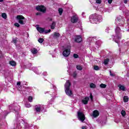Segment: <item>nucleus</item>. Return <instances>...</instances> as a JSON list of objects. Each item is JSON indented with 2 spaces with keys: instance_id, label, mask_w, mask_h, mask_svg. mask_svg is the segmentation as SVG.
<instances>
[{
  "instance_id": "nucleus-19",
  "label": "nucleus",
  "mask_w": 129,
  "mask_h": 129,
  "mask_svg": "<svg viewBox=\"0 0 129 129\" xmlns=\"http://www.w3.org/2000/svg\"><path fill=\"white\" fill-rule=\"evenodd\" d=\"M108 62H109V58H105L104 59V64L105 65H107V64H108Z\"/></svg>"
},
{
  "instance_id": "nucleus-46",
  "label": "nucleus",
  "mask_w": 129,
  "mask_h": 129,
  "mask_svg": "<svg viewBox=\"0 0 129 129\" xmlns=\"http://www.w3.org/2000/svg\"><path fill=\"white\" fill-rule=\"evenodd\" d=\"M17 85H18V86H20V85H21V82H17Z\"/></svg>"
},
{
  "instance_id": "nucleus-3",
  "label": "nucleus",
  "mask_w": 129,
  "mask_h": 129,
  "mask_svg": "<svg viewBox=\"0 0 129 129\" xmlns=\"http://www.w3.org/2000/svg\"><path fill=\"white\" fill-rule=\"evenodd\" d=\"M70 86H71V83L69 80H67L65 85H64V88H65V92L67 95L68 96H71L73 95V93H72V90L70 89Z\"/></svg>"
},
{
  "instance_id": "nucleus-48",
  "label": "nucleus",
  "mask_w": 129,
  "mask_h": 129,
  "mask_svg": "<svg viewBox=\"0 0 129 129\" xmlns=\"http://www.w3.org/2000/svg\"><path fill=\"white\" fill-rule=\"evenodd\" d=\"M21 68L25 69L26 68V66H24V65L21 66Z\"/></svg>"
},
{
  "instance_id": "nucleus-13",
  "label": "nucleus",
  "mask_w": 129,
  "mask_h": 129,
  "mask_svg": "<svg viewBox=\"0 0 129 129\" xmlns=\"http://www.w3.org/2000/svg\"><path fill=\"white\" fill-rule=\"evenodd\" d=\"M89 100V97H86L84 98V99L82 100V103L84 104H87L88 103V101Z\"/></svg>"
},
{
  "instance_id": "nucleus-17",
  "label": "nucleus",
  "mask_w": 129,
  "mask_h": 129,
  "mask_svg": "<svg viewBox=\"0 0 129 129\" xmlns=\"http://www.w3.org/2000/svg\"><path fill=\"white\" fill-rule=\"evenodd\" d=\"M60 37V33L54 32L53 34V38H55V39H57V38H59Z\"/></svg>"
},
{
  "instance_id": "nucleus-23",
  "label": "nucleus",
  "mask_w": 129,
  "mask_h": 129,
  "mask_svg": "<svg viewBox=\"0 0 129 129\" xmlns=\"http://www.w3.org/2000/svg\"><path fill=\"white\" fill-rule=\"evenodd\" d=\"M90 87L91 88H95L96 87V86L94 83H91L90 84Z\"/></svg>"
},
{
  "instance_id": "nucleus-35",
  "label": "nucleus",
  "mask_w": 129,
  "mask_h": 129,
  "mask_svg": "<svg viewBox=\"0 0 129 129\" xmlns=\"http://www.w3.org/2000/svg\"><path fill=\"white\" fill-rule=\"evenodd\" d=\"M74 57L76 59L77 58H78V57H79V56L78 55V54H76V53H74Z\"/></svg>"
},
{
  "instance_id": "nucleus-58",
  "label": "nucleus",
  "mask_w": 129,
  "mask_h": 129,
  "mask_svg": "<svg viewBox=\"0 0 129 129\" xmlns=\"http://www.w3.org/2000/svg\"><path fill=\"white\" fill-rule=\"evenodd\" d=\"M82 15H84V13H82Z\"/></svg>"
},
{
  "instance_id": "nucleus-21",
  "label": "nucleus",
  "mask_w": 129,
  "mask_h": 129,
  "mask_svg": "<svg viewBox=\"0 0 129 129\" xmlns=\"http://www.w3.org/2000/svg\"><path fill=\"white\" fill-rule=\"evenodd\" d=\"M9 64L10 65H17V63L16 62V61H14V60H11L9 62Z\"/></svg>"
},
{
  "instance_id": "nucleus-57",
  "label": "nucleus",
  "mask_w": 129,
  "mask_h": 129,
  "mask_svg": "<svg viewBox=\"0 0 129 129\" xmlns=\"http://www.w3.org/2000/svg\"><path fill=\"white\" fill-rule=\"evenodd\" d=\"M12 66H14V67H16V65H12Z\"/></svg>"
},
{
  "instance_id": "nucleus-41",
  "label": "nucleus",
  "mask_w": 129,
  "mask_h": 129,
  "mask_svg": "<svg viewBox=\"0 0 129 129\" xmlns=\"http://www.w3.org/2000/svg\"><path fill=\"white\" fill-rule=\"evenodd\" d=\"M99 123H101V124H102V125H103V124H105V122L103 123V122L102 121H98Z\"/></svg>"
},
{
  "instance_id": "nucleus-27",
  "label": "nucleus",
  "mask_w": 129,
  "mask_h": 129,
  "mask_svg": "<svg viewBox=\"0 0 129 129\" xmlns=\"http://www.w3.org/2000/svg\"><path fill=\"white\" fill-rule=\"evenodd\" d=\"M58 12L59 13V15H62V13H63V9L62 8H59L58 9Z\"/></svg>"
},
{
  "instance_id": "nucleus-1",
  "label": "nucleus",
  "mask_w": 129,
  "mask_h": 129,
  "mask_svg": "<svg viewBox=\"0 0 129 129\" xmlns=\"http://www.w3.org/2000/svg\"><path fill=\"white\" fill-rule=\"evenodd\" d=\"M120 28L117 26L115 29V36L112 35V38L113 39V41H114L115 43L118 44V46H119V40L121 39V35L120 34Z\"/></svg>"
},
{
  "instance_id": "nucleus-53",
  "label": "nucleus",
  "mask_w": 129,
  "mask_h": 129,
  "mask_svg": "<svg viewBox=\"0 0 129 129\" xmlns=\"http://www.w3.org/2000/svg\"><path fill=\"white\" fill-rule=\"evenodd\" d=\"M109 72H110V75H111V74H112V73H111V70H110V71H109Z\"/></svg>"
},
{
  "instance_id": "nucleus-15",
  "label": "nucleus",
  "mask_w": 129,
  "mask_h": 129,
  "mask_svg": "<svg viewBox=\"0 0 129 129\" xmlns=\"http://www.w3.org/2000/svg\"><path fill=\"white\" fill-rule=\"evenodd\" d=\"M30 51L33 55H35V54H37V53H38V50L36 48H31L30 49Z\"/></svg>"
},
{
  "instance_id": "nucleus-5",
  "label": "nucleus",
  "mask_w": 129,
  "mask_h": 129,
  "mask_svg": "<svg viewBox=\"0 0 129 129\" xmlns=\"http://www.w3.org/2000/svg\"><path fill=\"white\" fill-rule=\"evenodd\" d=\"M77 117L81 122H85V115L84 113L81 111H78L77 112Z\"/></svg>"
},
{
  "instance_id": "nucleus-51",
  "label": "nucleus",
  "mask_w": 129,
  "mask_h": 129,
  "mask_svg": "<svg viewBox=\"0 0 129 129\" xmlns=\"http://www.w3.org/2000/svg\"><path fill=\"white\" fill-rule=\"evenodd\" d=\"M82 129H86V126H83Z\"/></svg>"
},
{
  "instance_id": "nucleus-22",
  "label": "nucleus",
  "mask_w": 129,
  "mask_h": 129,
  "mask_svg": "<svg viewBox=\"0 0 129 129\" xmlns=\"http://www.w3.org/2000/svg\"><path fill=\"white\" fill-rule=\"evenodd\" d=\"M76 68L78 70H80V71H81V70L83 69L82 67L80 65H77Z\"/></svg>"
},
{
  "instance_id": "nucleus-12",
  "label": "nucleus",
  "mask_w": 129,
  "mask_h": 129,
  "mask_svg": "<svg viewBox=\"0 0 129 129\" xmlns=\"http://www.w3.org/2000/svg\"><path fill=\"white\" fill-rule=\"evenodd\" d=\"M36 29L37 31L39 32V33H40V34L44 33V32L45 31V29L42 27H37Z\"/></svg>"
},
{
  "instance_id": "nucleus-2",
  "label": "nucleus",
  "mask_w": 129,
  "mask_h": 129,
  "mask_svg": "<svg viewBox=\"0 0 129 129\" xmlns=\"http://www.w3.org/2000/svg\"><path fill=\"white\" fill-rule=\"evenodd\" d=\"M102 21V17L98 14H94L90 17V22L92 24H97L98 22Z\"/></svg>"
},
{
  "instance_id": "nucleus-24",
  "label": "nucleus",
  "mask_w": 129,
  "mask_h": 129,
  "mask_svg": "<svg viewBox=\"0 0 129 129\" xmlns=\"http://www.w3.org/2000/svg\"><path fill=\"white\" fill-rule=\"evenodd\" d=\"M123 100L124 102H127V101H128V97H127V96H124Z\"/></svg>"
},
{
  "instance_id": "nucleus-43",
  "label": "nucleus",
  "mask_w": 129,
  "mask_h": 129,
  "mask_svg": "<svg viewBox=\"0 0 129 129\" xmlns=\"http://www.w3.org/2000/svg\"><path fill=\"white\" fill-rule=\"evenodd\" d=\"M25 105L26 107H31V105L30 104H26Z\"/></svg>"
},
{
  "instance_id": "nucleus-42",
  "label": "nucleus",
  "mask_w": 129,
  "mask_h": 129,
  "mask_svg": "<svg viewBox=\"0 0 129 129\" xmlns=\"http://www.w3.org/2000/svg\"><path fill=\"white\" fill-rule=\"evenodd\" d=\"M13 43H14V44H16L17 43V39H13Z\"/></svg>"
},
{
  "instance_id": "nucleus-36",
  "label": "nucleus",
  "mask_w": 129,
  "mask_h": 129,
  "mask_svg": "<svg viewBox=\"0 0 129 129\" xmlns=\"http://www.w3.org/2000/svg\"><path fill=\"white\" fill-rule=\"evenodd\" d=\"M14 25L15 27H17V28H19L20 27V24L18 23H16Z\"/></svg>"
},
{
  "instance_id": "nucleus-56",
  "label": "nucleus",
  "mask_w": 129,
  "mask_h": 129,
  "mask_svg": "<svg viewBox=\"0 0 129 129\" xmlns=\"http://www.w3.org/2000/svg\"><path fill=\"white\" fill-rule=\"evenodd\" d=\"M93 39H96V37H93Z\"/></svg>"
},
{
  "instance_id": "nucleus-20",
  "label": "nucleus",
  "mask_w": 129,
  "mask_h": 129,
  "mask_svg": "<svg viewBox=\"0 0 129 129\" xmlns=\"http://www.w3.org/2000/svg\"><path fill=\"white\" fill-rule=\"evenodd\" d=\"M55 27H56V23H55L54 22H52L50 27V28L51 29V30H54Z\"/></svg>"
},
{
  "instance_id": "nucleus-38",
  "label": "nucleus",
  "mask_w": 129,
  "mask_h": 129,
  "mask_svg": "<svg viewBox=\"0 0 129 129\" xmlns=\"http://www.w3.org/2000/svg\"><path fill=\"white\" fill-rule=\"evenodd\" d=\"M96 4H101V0H96Z\"/></svg>"
},
{
  "instance_id": "nucleus-50",
  "label": "nucleus",
  "mask_w": 129,
  "mask_h": 129,
  "mask_svg": "<svg viewBox=\"0 0 129 129\" xmlns=\"http://www.w3.org/2000/svg\"><path fill=\"white\" fill-rule=\"evenodd\" d=\"M124 4H127V0H124Z\"/></svg>"
},
{
  "instance_id": "nucleus-44",
  "label": "nucleus",
  "mask_w": 129,
  "mask_h": 129,
  "mask_svg": "<svg viewBox=\"0 0 129 129\" xmlns=\"http://www.w3.org/2000/svg\"><path fill=\"white\" fill-rule=\"evenodd\" d=\"M36 16H41V14L40 12L37 13L36 14Z\"/></svg>"
},
{
  "instance_id": "nucleus-52",
  "label": "nucleus",
  "mask_w": 129,
  "mask_h": 129,
  "mask_svg": "<svg viewBox=\"0 0 129 129\" xmlns=\"http://www.w3.org/2000/svg\"><path fill=\"white\" fill-rule=\"evenodd\" d=\"M53 89H55L56 87L55 86H53Z\"/></svg>"
},
{
  "instance_id": "nucleus-59",
  "label": "nucleus",
  "mask_w": 129,
  "mask_h": 129,
  "mask_svg": "<svg viewBox=\"0 0 129 129\" xmlns=\"http://www.w3.org/2000/svg\"><path fill=\"white\" fill-rule=\"evenodd\" d=\"M7 114H9V112L7 113L6 115H7Z\"/></svg>"
},
{
  "instance_id": "nucleus-55",
  "label": "nucleus",
  "mask_w": 129,
  "mask_h": 129,
  "mask_svg": "<svg viewBox=\"0 0 129 129\" xmlns=\"http://www.w3.org/2000/svg\"><path fill=\"white\" fill-rule=\"evenodd\" d=\"M98 43V42L97 41V42H96V44H97Z\"/></svg>"
},
{
  "instance_id": "nucleus-28",
  "label": "nucleus",
  "mask_w": 129,
  "mask_h": 129,
  "mask_svg": "<svg viewBox=\"0 0 129 129\" xmlns=\"http://www.w3.org/2000/svg\"><path fill=\"white\" fill-rule=\"evenodd\" d=\"M100 87H101V88H105L106 87V85L103 84H101L100 85Z\"/></svg>"
},
{
  "instance_id": "nucleus-25",
  "label": "nucleus",
  "mask_w": 129,
  "mask_h": 129,
  "mask_svg": "<svg viewBox=\"0 0 129 129\" xmlns=\"http://www.w3.org/2000/svg\"><path fill=\"white\" fill-rule=\"evenodd\" d=\"M2 18H3V19H7V14L2 13Z\"/></svg>"
},
{
  "instance_id": "nucleus-40",
  "label": "nucleus",
  "mask_w": 129,
  "mask_h": 129,
  "mask_svg": "<svg viewBox=\"0 0 129 129\" xmlns=\"http://www.w3.org/2000/svg\"><path fill=\"white\" fill-rule=\"evenodd\" d=\"M21 93H22V94H23L24 95H25V94H27V93H26V91H22L21 92Z\"/></svg>"
},
{
  "instance_id": "nucleus-34",
  "label": "nucleus",
  "mask_w": 129,
  "mask_h": 129,
  "mask_svg": "<svg viewBox=\"0 0 129 129\" xmlns=\"http://www.w3.org/2000/svg\"><path fill=\"white\" fill-rule=\"evenodd\" d=\"M44 32L45 34H48V33L51 32V29H49L48 30H44Z\"/></svg>"
},
{
  "instance_id": "nucleus-61",
  "label": "nucleus",
  "mask_w": 129,
  "mask_h": 129,
  "mask_svg": "<svg viewBox=\"0 0 129 129\" xmlns=\"http://www.w3.org/2000/svg\"><path fill=\"white\" fill-rule=\"evenodd\" d=\"M127 77H128V76H128V74H127Z\"/></svg>"
},
{
  "instance_id": "nucleus-29",
  "label": "nucleus",
  "mask_w": 129,
  "mask_h": 129,
  "mask_svg": "<svg viewBox=\"0 0 129 129\" xmlns=\"http://www.w3.org/2000/svg\"><path fill=\"white\" fill-rule=\"evenodd\" d=\"M73 76L74 78H76V77L77 76V72H74L73 73Z\"/></svg>"
},
{
  "instance_id": "nucleus-45",
  "label": "nucleus",
  "mask_w": 129,
  "mask_h": 129,
  "mask_svg": "<svg viewBox=\"0 0 129 129\" xmlns=\"http://www.w3.org/2000/svg\"><path fill=\"white\" fill-rule=\"evenodd\" d=\"M0 58H3V54L2 53V51H0Z\"/></svg>"
},
{
  "instance_id": "nucleus-4",
  "label": "nucleus",
  "mask_w": 129,
  "mask_h": 129,
  "mask_svg": "<svg viewBox=\"0 0 129 129\" xmlns=\"http://www.w3.org/2000/svg\"><path fill=\"white\" fill-rule=\"evenodd\" d=\"M70 53H71V45L69 44L64 48L62 54L64 57H68L70 55Z\"/></svg>"
},
{
  "instance_id": "nucleus-60",
  "label": "nucleus",
  "mask_w": 129,
  "mask_h": 129,
  "mask_svg": "<svg viewBox=\"0 0 129 129\" xmlns=\"http://www.w3.org/2000/svg\"><path fill=\"white\" fill-rule=\"evenodd\" d=\"M36 73V74H39V73H37V72Z\"/></svg>"
},
{
  "instance_id": "nucleus-33",
  "label": "nucleus",
  "mask_w": 129,
  "mask_h": 129,
  "mask_svg": "<svg viewBox=\"0 0 129 129\" xmlns=\"http://www.w3.org/2000/svg\"><path fill=\"white\" fill-rule=\"evenodd\" d=\"M121 114L122 115V116H124L125 115V111L122 110L121 111Z\"/></svg>"
},
{
  "instance_id": "nucleus-7",
  "label": "nucleus",
  "mask_w": 129,
  "mask_h": 129,
  "mask_svg": "<svg viewBox=\"0 0 129 129\" xmlns=\"http://www.w3.org/2000/svg\"><path fill=\"white\" fill-rule=\"evenodd\" d=\"M17 21H18V23L20 24V25H25L24 21L23 20H25V17L22 15H18L17 16Z\"/></svg>"
},
{
  "instance_id": "nucleus-32",
  "label": "nucleus",
  "mask_w": 129,
  "mask_h": 129,
  "mask_svg": "<svg viewBox=\"0 0 129 129\" xmlns=\"http://www.w3.org/2000/svg\"><path fill=\"white\" fill-rule=\"evenodd\" d=\"M28 101L30 102H32V101H33V97L32 96H29L28 97Z\"/></svg>"
},
{
  "instance_id": "nucleus-11",
  "label": "nucleus",
  "mask_w": 129,
  "mask_h": 129,
  "mask_svg": "<svg viewBox=\"0 0 129 129\" xmlns=\"http://www.w3.org/2000/svg\"><path fill=\"white\" fill-rule=\"evenodd\" d=\"M21 122L22 123L24 124V129H30V126L28 124V123L25 122L23 119L21 120Z\"/></svg>"
},
{
  "instance_id": "nucleus-49",
  "label": "nucleus",
  "mask_w": 129,
  "mask_h": 129,
  "mask_svg": "<svg viewBox=\"0 0 129 129\" xmlns=\"http://www.w3.org/2000/svg\"><path fill=\"white\" fill-rule=\"evenodd\" d=\"M110 76H112V77L115 76V75L114 74H111Z\"/></svg>"
},
{
  "instance_id": "nucleus-39",
  "label": "nucleus",
  "mask_w": 129,
  "mask_h": 129,
  "mask_svg": "<svg viewBox=\"0 0 129 129\" xmlns=\"http://www.w3.org/2000/svg\"><path fill=\"white\" fill-rule=\"evenodd\" d=\"M22 127V126L19 125V124H17V126H16V128L17 129H19V128H21Z\"/></svg>"
},
{
  "instance_id": "nucleus-14",
  "label": "nucleus",
  "mask_w": 129,
  "mask_h": 129,
  "mask_svg": "<svg viewBox=\"0 0 129 129\" xmlns=\"http://www.w3.org/2000/svg\"><path fill=\"white\" fill-rule=\"evenodd\" d=\"M9 109L11 111H16V107L14 105V104H11L9 105Z\"/></svg>"
},
{
  "instance_id": "nucleus-31",
  "label": "nucleus",
  "mask_w": 129,
  "mask_h": 129,
  "mask_svg": "<svg viewBox=\"0 0 129 129\" xmlns=\"http://www.w3.org/2000/svg\"><path fill=\"white\" fill-rule=\"evenodd\" d=\"M90 98L91 101H93V96H92V93H90Z\"/></svg>"
},
{
  "instance_id": "nucleus-26",
  "label": "nucleus",
  "mask_w": 129,
  "mask_h": 129,
  "mask_svg": "<svg viewBox=\"0 0 129 129\" xmlns=\"http://www.w3.org/2000/svg\"><path fill=\"white\" fill-rule=\"evenodd\" d=\"M94 70L96 71H98L99 70V67L97 66H94Z\"/></svg>"
},
{
  "instance_id": "nucleus-10",
  "label": "nucleus",
  "mask_w": 129,
  "mask_h": 129,
  "mask_svg": "<svg viewBox=\"0 0 129 129\" xmlns=\"http://www.w3.org/2000/svg\"><path fill=\"white\" fill-rule=\"evenodd\" d=\"M99 115V112L97 110H94L93 112V114L92 115L93 118H95V117H97V116H98Z\"/></svg>"
},
{
  "instance_id": "nucleus-18",
  "label": "nucleus",
  "mask_w": 129,
  "mask_h": 129,
  "mask_svg": "<svg viewBox=\"0 0 129 129\" xmlns=\"http://www.w3.org/2000/svg\"><path fill=\"white\" fill-rule=\"evenodd\" d=\"M118 87L119 88V89H120V90H122V91H125V87H124V86L119 85L118 86Z\"/></svg>"
},
{
  "instance_id": "nucleus-16",
  "label": "nucleus",
  "mask_w": 129,
  "mask_h": 129,
  "mask_svg": "<svg viewBox=\"0 0 129 129\" xmlns=\"http://www.w3.org/2000/svg\"><path fill=\"white\" fill-rule=\"evenodd\" d=\"M34 110H35L36 112H40L41 111V107L35 105Z\"/></svg>"
},
{
  "instance_id": "nucleus-8",
  "label": "nucleus",
  "mask_w": 129,
  "mask_h": 129,
  "mask_svg": "<svg viewBox=\"0 0 129 129\" xmlns=\"http://www.w3.org/2000/svg\"><path fill=\"white\" fill-rule=\"evenodd\" d=\"M36 10L39 12H42V13H45V12H46V8L42 5L36 6Z\"/></svg>"
},
{
  "instance_id": "nucleus-54",
  "label": "nucleus",
  "mask_w": 129,
  "mask_h": 129,
  "mask_svg": "<svg viewBox=\"0 0 129 129\" xmlns=\"http://www.w3.org/2000/svg\"><path fill=\"white\" fill-rule=\"evenodd\" d=\"M4 2V0H0V3H3Z\"/></svg>"
},
{
  "instance_id": "nucleus-47",
  "label": "nucleus",
  "mask_w": 129,
  "mask_h": 129,
  "mask_svg": "<svg viewBox=\"0 0 129 129\" xmlns=\"http://www.w3.org/2000/svg\"><path fill=\"white\" fill-rule=\"evenodd\" d=\"M108 4H111L112 3V0H108Z\"/></svg>"
},
{
  "instance_id": "nucleus-6",
  "label": "nucleus",
  "mask_w": 129,
  "mask_h": 129,
  "mask_svg": "<svg viewBox=\"0 0 129 129\" xmlns=\"http://www.w3.org/2000/svg\"><path fill=\"white\" fill-rule=\"evenodd\" d=\"M79 19V17H78V15L74 14L71 18V22L73 23V24H76V23L78 22Z\"/></svg>"
},
{
  "instance_id": "nucleus-30",
  "label": "nucleus",
  "mask_w": 129,
  "mask_h": 129,
  "mask_svg": "<svg viewBox=\"0 0 129 129\" xmlns=\"http://www.w3.org/2000/svg\"><path fill=\"white\" fill-rule=\"evenodd\" d=\"M38 41L39 43H40V44H42V43H43V42H44V39L39 38Z\"/></svg>"
},
{
  "instance_id": "nucleus-37",
  "label": "nucleus",
  "mask_w": 129,
  "mask_h": 129,
  "mask_svg": "<svg viewBox=\"0 0 129 129\" xmlns=\"http://www.w3.org/2000/svg\"><path fill=\"white\" fill-rule=\"evenodd\" d=\"M15 112H16V116L17 117H20V114H19V112H18L17 110L15 111Z\"/></svg>"
},
{
  "instance_id": "nucleus-9",
  "label": "nucleus",
  "mask_w": 129,
  "mask_h": 129,
  "mask_svg": "<svg viewBox=\"0 0 129 129\" xmlns=\"http://www.w3.org/2000/svg\"><path fill=\"white\" fill-rule=\"evenodd\" d=\"M82 41V36L81 35H76L75 37V42L76 43H81Z\"/></svg>"
}]
</instances>
